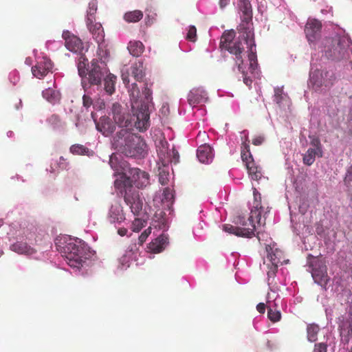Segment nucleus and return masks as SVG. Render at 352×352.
<instances>
[{
    "label": "nucleus",
    "mask_w": 352,
    "mask_h": 352,
    "mask_svg": "<svg viewBox=\"0 0 352 352\" xmlns=\"http://www.w3.org/2000/svg\"><path fill=\"white\" fill-rule=\"evenodd\" d=\"M122 80H123V82H124L126 85H129V84L130 80H129V76H128L127 75L122 74Z\"/></svg>",
    "instance_id": "59"
},
{
    "label": "nucleus",
    "mask_w": 352,
    "mask_h": 352,
    "mask_svg": "<svg viewBox=\"0 0 352 352\" xmlns=\"http://www.w3.org/2000/svg\"><path fill=\"white\" fill-rule=\"evenodd\" d=\"M322 43L325 56L332 60H347L352 53V43L344 36H336L333 38H326Z\"/></svg>",
    "instance_id": "5"
},
{
    "label": "nucleus",
    "mask_w": 352,
    "mask_h": 352,
    "mask_svg": "<svg viewBox=\"0 0 352 352\" xmlns=\"http://www.w3.org/2000/svg\"><path fill=\"white\" fill-rule=\"evenodd\" d=\"M243 82L244 83L248 85V86H251L252 85V80L250 78H248L246 76H244L243 78Z\"/></svg>",
    "instance_id": "60"
},
{
    "label": "nucleus",
    "mask_w": 352,
    "mask_h": 352,
    "mask_svg": "<svg viewBox=\"0 0 352 352\" xmlns=\"http://www.w3.org/2000/svg\"><path fill=\"white\" fill-rule=\"evenodd\" d=\"M256 309L257 311L261 313V314H263L265 313V305L263 302H260L256 306Z\"/></svg>",
    "instance_id": "55"
},
{
    "label": "nucleus",
    "mask_w": 352,
    "mask_h": 352,
    "mask_svg": "<svg viewBox=\"0 0 352 352\" xmlns=\"http://www.w3.org/2000/svg\"><path fill=\"white\" fill-rule=\"evenodd\" d=\"M164 195H165L166 198V199H168V194H169V192H170V189H168V188H166V189L164 190Z\"/></svg>",
    "instance_id": "63"
},
{
    "label": "nucleus",
    "mask_w": 352,
    "mask_h": 352,
    "mask_svg": "<svg viewBox=\"0 0 352 352\" xmlns=\"http://www.w3.org/2000/svg\"><path fill=\"white\" fill-rule=\"evenodd\" d=\"M89 82L93 85H98L101 83L102 78L104 73L102 68L98 65H93L91 69L89 72Z\"/></svg>",
    "instance_id": "19"
},
{
    "label": "nucleus",
    "mask_w": 352,
    "mask_h": 352,
    "mask_svg": "<svg viewBox=\"0 0 352 352\" xmlns=\"http://www.w3.org/2000/svg\"><path fill=\"white\" fill-rule=\"evenodd\" d=\"M132 109L133 113L131 116L120 104L113 103L111 111L115 123L128 131L133 130V127L141 132L146 131L150 126L148 107L144 104L139 105L135 101L132 103Z\"/></svg>",
    "instance_id": "2"
},
{
    "label": "nucleus",
    "mask_w": 352,
    "mask_h": 352,
    "mask_svg": "<svg viewBox=\"0 0 352 352\" xmlns=\"http://www.w3.org/2000/svg\"><path fill=\"white\" fill-rule=\"evenodd\" d=\"M11 249L12 251L21 254L32 255L35 252L34 248L22 241L12 244Z\"/></svg>",
    "instance_id": "24"
},
{
    "label": "nucleus",
    "mask_w": 352,
    "mask_h": 352,
    "mask_svg": "<svg viewBox=\"0 0 352 352\" xmlns=\"http://www.w3.org/2000/svg\"><path fill=\"white\" fill-rule=\"evenodd\" d=\"M322 23L317 19H309L305 32L309 42H314L320 35Z\"/></svg>",
    "instance_id": "14"
},
{
    "label": "nucleus",
    "mask_w": 352,
    "mask_h": 352,
    "mask_svg": "<svg viewBox=\"0 0 352 352\" xmlns=\"http://www.w3.org/2000/svg\"><path fill=\"white\" fill-rule=\"evenodd\" d=\"M267 258L271 262L273 270L267 273L268 276L274 275L278 263H281L282 252L277 248L274 250L273 247H266Z\"/></svg>",
    "instance_id": "16"
},
{
    "label": "nucleus",
    "mask_w": 352,
    "mask_h": 352,
    "mask_svg": "<svg viewBox=\"0 0 352 352\" xmlns=\"http://www.w3.org/2000/svg\"><path fill=\"white\" fill-rule=\"evenodd\" d=\"M243 38L245 41L247 45H248V52L249 53H255L256 54V44L254 41V35L253 36V38H249L248 40L245 38V36L241 34Z\"/></svg>",
    "instance_id": "43"
},
{
    "label": "nucleus",
    "mask_w": 352,
    "mask_h": 352,
    "mask_svg": "<svg viewBox=\"0 0 352 352\" xmlns=\"http://www.w3.org/2000/svg\"><path fill=\"white\" fill-rule=\"evenodd\" d=\"M249 176L252 180L258 181L263 177L261 168L256 166L254 160L247 162L245 164Z\"/></svg>",
    "instance_id": "23"
},
{
    "label": "nucleus",
    "mask_w": 352,
    "mask_h": 352,
    "mask_svg": "<svg viewBox=\"0 0 352 352\" xmlns=\"http://www.w3.org/2000/svg\"><path fill=\"white\" fill-rule=\"evenodd\" d=\"M236 32L234 30L225 31L221 38L220 47L235 56L238 69L239 71H242L243 63L242 54L244 52V47L239 39L234 40Z\"/></svg>",
    "instance_id": "6"
},
{
    "label": "nucleus",
    "mask_w": 352,
    "mask_h": 352,
    "mask_svg": "<svg viewBox=\"0 0 352 352\" xmlns=\"http://www.w3.org/2000/svg\"><path fill=\"white\" fill-rule=\"evenodd\" d=\"M49 123L54 129H63L65 124L61 121L60 117L57 115H52L48 119Z\"/></svg>",
    "instance_id": "36"
},
{
    "label": "nucleus",
    "mask_w": 352,
    "mask_h": 352,
    "mask_svg": "<svg viewBox=\"0 0 352 352\" xmlns=\"http://www.w3.org/2000/svg\"><path fill=\"white\" fill-rule=\"evenodd\" d=\"M54 91L53 90L47 89L43 92V96H45L46 95L50 94L52 96V93H54Z\"/></svg>",
    "instance_id": "62"
},
{
    "label": "nucleus",
    "mask_w": 352,
    "mask_h": 352,
    "mask_svg": "<svg viewBox=\"0 0 352 352\" xmlns=\"http://www.w3.org/2000/svg\"><path fill=\"white\" fill-rule=\"evenodd\" d=\"M98 10V5L96 0H91L89 3L87 19H96L95 14Z\"/></svg>",
    "instance_id": "38"
},
{
    "label": "nucleus",
    "mask_w": 352,
    "mask_h": 352,
    "mask_svg": "<svg viewBox=\"0 0 352 352\" xmlns=\"http://www.w3.org/2000/svg\"><path fill=\"white\" fill-rule=\"evenodd\" d=\"M319 326L315 324H310L307 325V339L310 342H315L318 339V333L319 332Z\"/></svg>",
    "instance_id": "32"
},
{
    "label": "nucleus",
    "mask_w": 352,
    "mask_h": 352,
    "mask_svg": "<svg viewBox=\"0 0 352 352\" xmlns=\"http://www.w3.org/2000/svg\"><path fill=\"white\" fill-rule=\"evenodd\" d=\"M311 275L314 281L321 286H326L329 280L327 267H323L322 270L315 268Z\"/></svg>",
    "instance_id": "21"
},
{
    "label": "nucleus",
    "mask_w": 352,
    "mask_h": 352,
    "mask_svg": "<svg viewBox=\"0 0 352 352\" xmlns=\"http://www.w3.org/2000/svg\"><path fill=\"white\" fill-rule=\"evenodd\" d=\"M349 352H352V346H351V350L349 351Z\"/></svg>",
    "instance_id": "64"
},
{
    "label": "nucleus",
    "mask_w": 352,
    "mask_h": 352,
    "mask_svg": "<svg viewBox=\"0 0 352 352\" xmlns=\"http://www.w3.org/2000/svg\"><path fill=\"white\" fill-rule=\"evenodd\" d=\"M52 67L53 63L50 59L47 57H41L38 58L36 64L32 67V73L36 78L41 79L52 71Z\"/></svg>",
    "instance_id": "10"
},
{
    "label": "nucleus",
    "mask_w": 352,
    "mask_h": 352,
    "mask_svg": "<svg viewBox=\"0 0 352 352\" xmlns=\"http://www.w3.org/2000/svg\"><path fill=\"white\" fill-rule=\"evenodd\" d=\"M349 127L351 134L352 135V111L350 113V118L349 120Z\"/></svg>",
    "instance_id": "61"
},
{
    "label": "nucleus",
    "mask_w": 352,
    "mask_h": 352,
    "mask_svg": "<svg viewBox=\"0 0 352 352\" xmlns=\"http://www.w3.org/2000/svg\"><path fill=\"white\" fill-rule=\"evenodd\" d=\"M253 190V196H254V202H253V209L251 210L250 220L254 223V219L257 220V223L258 225H264L265 222H261V212L263 210V207L261 205V195L260 192L256 190L255 187H252Z\"/></svg>",
    "instance_id": "12"
},
{
    "label": "nucleus",
    "mask_w": 352,
    "mask_h": 352,
    "mask_svg": "<svg viewBox=\"0 0 352 352\" xmlns=\"http://www.w3.org/2000/svg\"><path fill=\"white\" fill-rule=\"evenodd\" d=\"M140 94V90L136 85V83L132 84V89H131V95L133 97H135V96L138 97Z\"/></svg>",
    "instance_id": "51"
},
{
    "label": "nucleus",
    "mask_w": 352,
    "mask_h": 352,
    "mask_svg": "<svg viewBox=\"0 0 352 352\" xmlns=\"http://www.w3.org/2000/svg\"><path fill=\"white\" fill-rule=\"evenodd\" d=\"M248 60L250 61V67L252 70H254L257 66V56L255 53L248 54Z\"/></svg>",
    "instance_id": "44"
},
{
    "label": "nucleus",
    "mask_w": 352,
    "mask_h": 352,
    "mask_svg": "<svg viewBox=\"0 0 352 352\" xmlns=\"http://www.w3.org/2000/svg\"><path fill=\"white\" fill-rule=\"evenodd\" d=\"M168 244V237L162 234L149 243V249L154 253H160L163 251Z\"/></svg>",
    "instance_id": "22"
},
{
    "label": "nucleus",
    "mask_w": 352,
    "mask_h": 352,
    "mask_svg": "<svg viewBox=\"0 0 352 352\" xmlns=\"http://www.w3.org/2000/svg\"><path fill=\"white\" fill-rule=\"evenodd\" d=\"M311 139L310 144L313 146L312 148H315L319 153V157H322L323 155L322 145L320 142L319 138L316 136H309Z\"/></svg>",
    "instance_id": "37"
},
{
    "label": "nucleus",
    "mask_w": 352,
    "mask_h": 352,
    "mask_svg": "<svg viewBox=\"0 0 352 352\" xmlns=\"http://www.w3.org/2000/svg\"><path fill=\"white\" fill-rule=\"evenodd\" d=\"M88 59L85 57L82 53L80 54L78 60V74L81 77H83L86 75L87 72V67L88 66Z\"/></svg>",
    "instance_id": "33"
},
{
    "label": "nucleus",
    "mask_w": 352,
    "mask_h": 352,
    "mask_svg": "<svg viewBox=\"0 0 352 352\" xmlns=\"http://www.w3.org/2000/svg\"><path fill=\"white\" fill-rule=\"evenodd\" d=\"M146 225V221L140 218H135L132 223L131 229L133 232H138Z\"/></svg>",
    "instance_id": "39"
},
{
    "label": "nucleus",
    "mask_w": 352,
    "mask_h": 352,
    "mask_svg": "<svg viewBox=\"0 0 352 352\" xmlns=\"http://www.w3.org/2000/svg\"><path fill=\"white\" fill-rule=\"evenodd\" d=\"M169 174L166 171H161L159 174V182L162 185H166L168 182Z\"/></svg>",
    "instance_id": "48"
},
{
    "label": "nucleus",
    "mask_w": 352,
    "mask_h": 352,
    "mask_svg": "<svg viewBox=\"0 0 352 352\" xmlns=\"http://www.w3.org/2000/svg\"><path fill=\"white\" fill-rule=\"evenodd\" d=\"M82 104L85 107L89 108L92 105L93 100L89 96L84 95L82 97Z\"/></svg>",
    "instance_id": "50"
},
{
    "label": "nucleus",
    "mask_w": 352,
    "mask_h": 352,
    "mask_svg": "<svg viewBox=\"0 0 352 352\" xmlns=\"http://www.w3.org/2000/svg\"><path fill=\"white\" fill-rule=\"evenodd\" d=\"M263 140H264L263 138L258 136L252 140V144L256 146H258L263 143Z\"/></svg>",
    "instance_id": "54"
},
{
    "label": "nucleus",
    "mask_w": 352,
    "mask_h": 352,
    "mask_svg": "<svg viewBox=\"0 0 352 352\" xmlns=\"http://www.w3.org/2000/svg\"><path fill=\"white\" fill-rule=\"evenodd\" d=\"M57 244L58 249L64 254L67 264L72 267L80 268L87 259L86 243L81 239L63 237Z\"/></svg>",
    "instance_id": "4"
},
{
    "label": "nucleus",
    "mask_w": 352,
    "mask_h": 352,
    "mask_svg": "<svg viewBox=\"0 0 352 352\" xmlns=\"http://www.w3.org/2000/svg\"><path fill=\"white\" fill-rule=\"evenodd\" d=\"M275 101L279 104L280 102V100L282 99V94L281 91L278 89L275 90V94H274Z\"/></svg>",
    "instance_id": "52"
},
{
    "label": "nucleus",
    "mask_w": 352,
    "mask_h": 352,
    "mask_svg": "<svg viewBox=\"0 0 352 352\" xmlns=\"http://www.w3.org/2000/svg\"><path fill=\"white\" fill-rule=\"evenodd\" d=\"M109 165L111 168L118 170L119 168L118 160L116 155L112 154L109 158Z\"/></svg>",
    "instance_id": "46"
},
{
    "label": "nucleus",
    "mask_w": 352,
    "mask_h": 352,
    "mask_svg": "<svg viewBox=\"0 0 352 352\" xmlns=\"http://www.w3.org/2000/svg\"><path fill=\"white\" fill-rule=\"evenodd\" d=\"M230 3V0H219V4L221 9L226 7Z\"/></svg>",
    "instance_id": "57"
},
{
    "label": "nucleus",
    "mask_w": 352,
    "mask_h": 352,
    "mask_svg": "<svg viewBox=\"0 0 352 352\" xmlns=\"http://www.w3.org/2000/svg\"><path fill=\"white\" fill-rule=\"evenodd\" d=\"M307 259V265L311 269V272H314L315 268H316V270H322L323 267H327L325 262L318 256H314L309 254H308Z\"/></svg>",
    "instance_id": "27"
},
{
    "label": "nucleus",
    "mask_w": 352,
    "mask_h": 352,
    "mask_svg": "<svg viewBox=\"0 0 352 352\" xmlns=\"http://www.w3.org/2000/svg\"><path fill=\"white\" fill-rule=\"evenodd\" d=\"M186 39L191 42H195L197 40V29L194 25L189 27Z\"/></svg>",
    "instance_id": "42"
},
{
    "label": "nucleus",
    "mask_w": 352,
    "mask_h": 352,
    "mask_svg": "<svg viewBox=\"0 0 352 352\" xmlns=\"http://www.w3.org/2000/svg\"><path fill=\"white\" fill-rule=\"evenodd\" d=\"M151 233V228L149 227L147 229H146L139 236V243L142 245L147 239V237L149 236V234Z\"/></svg>",
    "instance_id": "49"
},
{
    "label": "nucleus",
    "mask_w": 352,
    "mask_h": 352,
    "mask_svg": "<svg viewBox=\"0 0 352 352\" xmlns=\"http://www.w3.org/2000/svg\"><path fill=\"white\" fill-rule=\"evenodd\" d=\"M131 75L136 81H142L145 76L143 63L135 62L131 67Z\"/></svg>",
    "instance_id": "25"
},
{
    "label": "nucleus",
    "mask_w": 352,
    "mask_h": 352,
    "mask_svg": "<svg viewBox=\"0 0 352 352\" xmlns=\"http://www.w3.org/2000/svg\"><path fill=\"white\" fill-rule=\"evenodd\" d=\"M207 100V93L201 87L192 89L188 95V102L192 107L202 104Z\"/></svg>",
    "instance_id": "15"
},
{
    "label": "nucleus",
    "mask_w": 352,
    "mask_h": 352,
    "mask_svg": "<svg viewBox=\"0 0 352 352\" xmlns=\"http://www.w3.org/2000/svg\"><path fill=\"white\" fill-rule=\"evenodd\" d=\"M160 144H161L162 146V148H160L159 147V146H157L159 148H157V153H158V155L160 156V157L161 158H163L164 157H165V155L167 152V142L164 141H161L160 142Z\"/></svg>",
    "instance_id": "45"
},
{
    "label": "nucleus",
    "mask_w": 352,
    "mask_h": 352,
    "mask_svg": "<svg viewBox=\"0 0 352 352\" xmlns=\"http://www.w3.org/2000/svg\"><path fill=\"white\" fill-rule=\"evenodd\" d=\"M250 217L248 218V219L247 221H241L240 222V224H241V226H239V228H250Z\"/></svg>",
    "instance_id": "56"
},
{
    "label": "nucleus",
    "mask_w": 352,
    "mask_h": 352,
    "mask_svg": "<svg viewBox=\"0 0 352 352\" xmlns=\"http://www.w3.org/2000/svg\"><path fill=\"white\" fill-rule=\"evenodd\" d=\"M142 92L143 94L145 96L146 99L149 100L152 94L151 90L148 89L147 87H145Z\"/></svg>",
    "instance_id": "53"
},
{
    "label": "nucleus",
    "mask_w": 352,
    "mask_h": 352,
    "mask_svg": "<svg viewBox=\"0 0 352 352\" xmlns=\"http://www.w3.org/2000/svg\"><path fill=\"white\" fill-rule=\"evenodd\" d=\"M104 89L109 94H112L115 91L116 76L110 74L104 79Z\"/></svg>",
    "instance_id": "31"
},
{
    "label": "nucleus",
    "mask_w": 352,
    "mask_h": 352,
    "mask_svg": "<svg viewBox=\"0 0 352 352\" xmlns=\"http://www.w3.org/2000/svg\"><path fill=\"white\" fill-rule=\"evenodd\" d=\"M267 316L271 321L275 322H278L280 319L281 315L280 311L273 310L271 307H269Z\"/></svg>",
    "instance_id": "40"
},
{
    "label": "nucleus",
    "mask_w": 352,
    "mask_h": 352,
    "mask_svg": "<svg viewBox=\"0 0 352 352\" xmlns=\"http://www.w3.org/2000/svg\"><path fill=\"white\" fill-rule=\"evenodd\" d=\"M143 17V13L142 11L135 10L133 11L128 12L125 13L124 19L129 23H136L140 21Z\"/></svg>",
    "instance_id": "30"
},
{
    "label": "nucleus",
    "mask_w": 352,
    "mask_h": 352,
    "mask_svg": "<svg viewBox=\"0 0 352 352\" xmlns=\"http://www.w3.org/2000/svg\"><path fill=\"white\" fill-rule=\"evenodd\" d=\"M241 158L245 164H247V162L252 160L253 159L252 155L250 153V145L246 142H243L241 145Z\"/></svg>",
    "instance_id": "35"
},
{
    "label": "nucleus",
    "mask_w": 352,
    "mask_h": 352,
    "mask_svg": "<svg viewBox=\"0 0 352 352\" xmlns=\"http://www.w3.org/2000/svg\"><path fill=\"white\" fill-rule=\"evenodd\" d=\"M127 48L129 53L135 57H139L144 51V45L140 41H130Z\"/></svg>",
    "instance_id": "26"
},
{
    "label": "nucleus",
    "mask_w": 352,
    "mask_h": 352,
    "mask_svg": "<svg viewBox=\"0 0 352 352\" xmlns=\"http://www.w3.org/2000/svg\"><path fill=\"white\" fill-rule=\"evenodd\" d=\"M69 151L73 155H89L90 152L87 147L79 144L72 145L70 146Z\"/></svg>",
    "instance_id": "34"
},
{
    "label": "nucleus",
    "mask_w": 352,
    "mask_h": 352,
    "mask_svg": "<svg viewBox=\"0 0 352 352\" xmlns=\"http://www.w3.org/2000/svg\"><path fill=\"white\" fill-rule=\"evenodd\" d=\"M129 176L125 174L117 179L115 187L120 190L124 200L131 208L134 215H140L143 206V200L139 192L133 187L134 184L138 188H143L150 184L149 174L138 168H132L129 170Z\"/></svg>",
    "instance_id": "1"
},
{
    "label": "nucleus",
    "mask_w": 352,
    "mask_h": 352,
    "mask_svg": "<svg viewBox=\"0 0 352 352\" xmlns=\"http://www.w3.org/2000/svg\"><path fill=\"white\" fill-rule=\"evenodd\" d=\"M238 8L241 13V23L237 27V30L240 34H243L246 39L253 38V12L250 0H239Z\"/></svg>",
    "instance_id": "7"
},
{
    "label": "nucleus",
    "mask_w": 352,
    "mask_h": 352,
    "mask_svg": "<svg viewBox=\"0 0 352 352\" xmlns=\"http://www.w3.org/2000/svg\"><path fill=\"white\" fill-rule=\"evenodd\" d=\"M336 77L332 72L316 70L310 75V82L316 89L324 87L329 88L333 85Z\"/></svg>",
    "instance_id": "8"
},
{
    "label": "nucleus",
    "mask_w": 352,
    "mask_h": 352,
    "mask_svg": "<svg viewBox=\"0 0 352 352\" xmlns=\"http://www.w3.org/2000/svg\"><path fill=\"white\" fill-rule=\"evenodd\" d=\"M344 182L348 188L352 190V165L346 170Z\"/></svg>",
    "instance_id": "41"
},
{
    "label": "nucleus",
    "mask_w": 352,
    "mask_h": 352,
    "mask_svg": "<svg viewBox=\"0 0 352 352\" xmlns=\"http://www.w3.org/2000/svg\"><path fill=\"white\" fill-rule=\"evenodd\" d=\"M312 352H327V344L324 342L315 344Z\"/></svg>",
    "instance_id": "47"
},
{
    "label": "nucleus",
    "mask_w": 352,
    "mask_h": 352,
    "mask_svg": "<svg viewBox=\"0 0 352 352\" xmlns=\"http://www.w3.org/2000/svg\"><path fill=\"white\" fill-rule=\"evenodd\" d=\"M250 228H239L230 224H224L223 230L230 234H233L237 236L252 238L254 236L256 226L254 223L250 221Z\"/></svg>",
    "instance_id": "11"
},
{
    "label": "nucleus",
    "mask_w": 352,
    "mask_h": 352,
    "mask_svg": "<svg viewBox=\"0 0 352 352\" xmlns=\"http://www.w3.org/2000/svg\"><path fill=\"white\" fill-rule=\"evenodd\" d=\"M62 36L65 40V46L68 50L80 54L82 53L83 43L78 36L68 30L63 31Z\"/></svg>",
    "instance_id": "9"
},
{
    "label": "nucleus",
    "mask_w": 352,
    "mask_h": 352,
    "mask_svg": "<svg viewBox=\"0 0 352 352\" xmlns=\"http://www.w3.org/2000/svg\"><path fill=\"white\" fill-rule=\"evenodd\" d=\"M86 25L94 39L98 44L102 43L104 41V32L102 24L96 22V19H86Z\"/></svg>",
    "instance_id": "13"
},
{
    "label": "nucleus",
    "mask_w": 352,
    "mask_h": 352,
    "mask_svg": "<svg viewBox=\"0 0 352 352\" xmlns=\"http://www.w3.org/2000/svg\"><path fill=\"white\" fill-rule=\"evenodd\" d=\"M127 229L124 228H120L118 230V234L120 235L121 236H125L127 234Z\"/></svg>",
    "instance_id": "58"
},
{
    "label": "nucleus",
    "mask_w": 352,
    "mask_h": 352,
    "mask_svg": "<svg viewBox=\"0 0 352 352\" xmlns=\"http://www.w3.org/2000/svg\"><path fill=\"white\" fill-rule=\"evenodd\" d=\"M108 219L111 223H121L125 219L122 207L118 202H115L111 206Z\"/></svg>",
    "instance_id": "18"
},
{
    "label": "nucleus",
    "mask_w": 352,
    "mask_h": 352,
    "mask_svg": "<svg viewBox=\"0 0 352 352\" xmlns=\"http://www.w3.org/2000/svg\"><path fill=\"white\" fill-rule=\"evenodd\" d=\"M96 127L104 136L111 135L116 130L115 124L107 116H102L96 122Z\"/></svg>",
    "instance_id": "17"
},
{
    "label": "nucleus",
    "mask_w": 352,
    "mask_h": 352,
    "mask_svg": "<svg viewBox=\"0 0 352 352\" xmlns=\"http://www.w3.org/2000/svg\"><path fill=\"white\" fill-rule=\"evenodd\" d=\"M316 157H319V153L315 148H309L303 155L302 161L305 165H312L316 160Z\"/></svg>",
    "instance_id": "28"
},
{
    "label": "nucleus",
    "mask_w": 352,
    "mask_h": 352,
    "mask_svg": "<svg viewBox=\"0 0 352 352\" xmlns=\"http://www.w3.org/2000/svg\"><path fill=\"white\" fill-rule=\"evenodd\" d=\"M69 167V162L63 157H60L58 160H55L54 164L52 163L50 171L55 173L56 170L67 169Z\"/></svg>",
    "instance_id": "29"
},
{
    "label": "nucleus",
    "mask_w": 352,
    "mask_h": 352,
    "mask_svg": "<svg viewBox=\"0 0 352 352\" xmlns=\"http://www.w3.org/2000/svg\"><path fill=\"white\" fill-rule=\"evenodd\" d=\"M114 147L126 157L144 158L147 154V145L140 135L121 129L113 138Z\"/></svg>",
    "instance_id": "3"
},
{
    "label": "nucleus",
    "mask_w": 352,
    "mask_h": 352,
    "mask_svg": "<svg viewBox=\"0 0 352 352\" xmlns=\"http://www.w3.org/2000/svg\"><path fill=\"white\" fill-rule=\"evenodd\" d=\"M197 157L201 163H208L212 159V148L208 144H203L198 147Z\"/></svg>",
    "instance_id": "20"
}]
</instances>
